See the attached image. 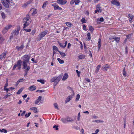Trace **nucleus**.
<instances>
[{"instance_id": "13", "label": "nucleus", "mask_w": 134, "mask_h": 134, "mask_svg": "<svg viewBox=\"0 0 134 134\" xmlns=\"http://www.w3.org/2000/svg\"><path fill=\"white\" fill-rule=\"evenodd\" d=\"M72 98V96L70 95L68 96V97L66 98V100H65V103H66L69 102V101L71 100V98Z\"/></svg>"}, {"instance_id": "40", "label": "nucleus", "mask_w": 134, "mask_h": 134, "mask_svg": "<svg viewBox=\"0 0 134 134\" xmlns=\"http://www.w3.org/2000/svg\"><path fill=\"white\" fill-rule=\"evenodd\" d=\"M67 26L69 27H70L71 25V23H70L67 22L66 23Z\"/></svg>"}, {"instance_id": "14", "label": "nucleus", "mask_w": 134, "mask_h": 134, "mask_svg": "<svg viewBox=\"0 0 134 134\" xmlns=\"http://www.w3.org/2000/svg\"><path fill=\"white\" fill-rule=\"evenodd\" d=\"M24 46L23 44L21 45L20 46H16V48L18 49V51L22 50L24 48Z\"/></svg>"}, {"instance_id": "30", "label": "nucleus", "mask_w": 134, "mask_h": 134, "mask_svg": "<svg viewBox=\"0 0 134 134\" xmlns=\"http://www.w3.org/2000/svg\"><path fill=\"white\" fill-rule=\"evenodd\" d=\"M12 27V26L11 25H9L5 27L8 30V29Z\"/></svg>"}, {"instance_id": "60", "label": "nucleus", "mask_w": 134, "mask_h": 134, "mask_svg": "<svg viewBox=\"0 0 134 134\" xmlns=\"http://www.w3.org/2000/svg\"><path fill=\"white\" fill-rule=\"evenodd\" d=\"M71 44L70 43H69L68 44V48H69L71 46Z\"/></svg>"}, {"instance_id": "12", "label": "nucleus", "mask_w": 134, "mask_h": 134, "mask_svg": "<svg viewBox=\"0 0 134 134\" xmlns=\"http://www.w3.org/2000/svg\"><path fill=\"white\" fill-rule=\"evenodd\" d=\"M36 87L35 86L32 85L29 87V89L30 91H32L36 90Z\"/></svg>"}, {"instance_id": "57", "label": "nucleus", "mask_w": 134, "mask_h": 134, "mask_svg": "<svg viewBox=\"0 0 134 134\" xmlns=\"http://www.w3.org/2000/svg\"><path fill=\"white\" fill-rule=\"evenodd\" d=\"M60 79H59V78L58 77H56V80L58 81V82H59V81L60 80Z\"/></svg>"}, {"instance_id": "61", "label": "nucleus", "mask_w": 134, "mask_h": 134, "mask_svg": "<svg viewBox=\"0 0 134 134\" xmlns=\"http://www.w3.org/2000/svg\"><path fill=\"white\" fill-rule=\"evenodd\" d=\"M99 131V130L98 129H97L95 131V133L96 134H97L98 133V132Z\"/></svg>"}, {"instance_id": "21", "label": "nucleus", "mask_w": 134, "mask_h": 134, "mask_svg": "<svg viewBox=\"0 0 134 134\" xmlns=\"http://www.w3.org/2000/svg\"><path fill=\"white\" fill-rule=\"evenodd\" d=\"M67 121V122H72L73 121V120L71 118L69 117H67L66 118Z\"/></svg>"}, {"instance_id": "44", "label": "nucleus", "mask_w": 134, "mask_h": 134, "mask_svg": "<svg viewBox=\"0 0 134 134\" xmlns=\"http://www.w3.org/2000/svg\"><path fill=\"white\" fill-rule=\"evenodd\" d=\"M80 2V0H76L75 2V4L76 5H78Z\"/></svg>"}, {"instance_id": "62", "label": "nucleus", "mask_w": 134, "mask_h": 134, "mask_svg": "<svg viewBox=\"0 0 134 134\" xmlns=\"http://www.w3.org/2000/svg\"><path fill=\"white\" fill-rule=\"evenodd\" d=\"M85 80H86L88 82H90V81L89 79H88V78L86 79Z\"/></svg>"}, {"instance_id": "10", "label": "nucleus", "mask_w": 134, "mask_h": 134, "mask_svg": "<svg viewBox=\"0 0 134 134\" xmlns=\"http://www.w3.org/2000/svg\"><path fill=\"white\" fill-rule=\"evenodd\" d=\"M110 66L108 65V64H106L104 66H103L102 67V69L105 71H107V69L109 68Z\"/></svg>"}, {"instance_id": "22", "label": "nucleus", "mask_w": 134, "mask_h": 134, "mask_svg": "<svg viewBox=\"0 0 134 134\" xmlns=\"http://www.w3.org/2000/svg\"><path fill=\"white\" fill-rule=\"evenodd\" d=\"M101 66V65H99L96 68V70H95V72H98L99 69Z\"/></svg>"}, {"instance_id": "59", "label": "nucleus", "mask_w": 134, "mask_h": 134, "mask_svg": "<svg viewBox=\"0 0 134 134\" xmlns=\"http://www.w3.org/2000/svg\"><path fill=\"white\" fill-rule=\"evenodd\" d=\"M101 41V39L100 38H99V39L98 41V44H100Z\"/></svg>"}, {"instance_id": "25", "label": "nucleus", "mask_w": 134, "mask_h": 134, "mask_svg": "<svg viewBox=\"0 0 134 134\" xmlns=\"http://www.w3.org/2000/svg\"><path fill=\"white\" fill-rule=\"evenodd\" d=\"M7 28L5 27L3 29L2 31V32L3 34H4L8 31Z\"/></svg>"}, {"instance_id": "4", "label": "nucleus", "mask_w": 134, "mask_h": 134, "mask_svg": "<svg viewBox=\"0 0 134 134\" xmlns=\"http://www.w3.org/2000/svg\"><path fill=\"white\" fill-rule=\"evenodd\" d=\"M30 57V55H24L22 57V58L23 60V61H25V62H29Z\"/></svg>"}, {"instance_id": "27", "label": "nucleus", "mask_w": 134, "mask_h": 134, "mask_svg": "<svg viewBox=\"0 0 134 134\" xmlns=\"http://www.w3.org/2000/svg\"><path fill=\"white\" fill-rule=\"evenodd\" d=\"M24 80V79L22 78V79H20L18 80L16 82V84L15 86H17L20 82H22V81H20V80Z\"/></svg>"}, {"instance_id": "54", "label": "nucleus", "mask_w": 134, "mask_h": 134, "mask_svg": "<svg viewBox=\"0 0 134 134\" xmlns=\"http://www.w3.org/2000/svg\"><path fill=\"white\" fill-rule=\"evenodd\" d=\"M63 74H60L59 76H58V77L59 78V79H61L62 77L63 76Z\"/></svg>"}, {"instance_id": "15", "label": "nucleus", "mask_w": 134, "mask_h": 134, "mask_svg": "<svg viewBox=\"0 0 134 134\" xmlns=\"http://www.w3.org/2000/svg\"><path fill=\"white\" fill-rule=\"evenodd\" d=\"M68 77V74L66 73H65L63 76L62 79V80L63 81L65 80Z\"/></svg>"}, {"instance_id": "9", "label": "nucleus", "mask_w": 134, "mask_h": 134, "mask_svg": "<svg viewBox=\"0 0 134 134\" xmlns=\"http://www.w3.org/2000/svg\"><path fill=\"white\" fill-rule=\"evenodd\" d=\"M111 2L112 4L115 5L117 6H119L120 5V3L116 0H112L111 1Z\"/></svg>"}, {"instance_id": "46", "label": "nucleus", "mask_w": 134, "mask_h": 134, "mask_svg": "<svg viewBox=\"0 0 134 134\" xmlns=\"http://www.w3.org/2000/svg\"><path fill=\"white\" fill-rule=\"evenodd\" d=\"M24 30L26 32H30L31 31V29H24Z\"/></svg>"}, {"instance_id": "34", "label": "nucleus", "mask_w": 134, "mask_h": 134, "mask_svg": "<svg viewBox=\"0 0 134 134\" xmlns=\"http://www.w3.org/2000/svg\"><path fill=\"white\" fill-rule=\"evenodd\" d=\"M92 122H96L97 123H99L100 122H103V121H100L99 120H96L93 121H92Z\"/></svg>"}, {"instance_id": "16", "label": "nucleus", "mask_w": 134, "mask_h": 134, "mask_svg": "<svg viewBox=\"0 0 134 134\" xmlns=\"http://www.w3.org/2000/svg\"><path fill=\"white\" fill-rule=\"evenodd\" d=\"M42 98L41 96H39L38 98L35 101V103L36 104H38L41 100Z\"/></svg>"}, {"instance_id": "7", "label": "nucleus", "mask_w": 134, "mask_h": 134, "mask_svg": "<svg viewBox=\"0 0 134 134\" xmlns=\"http://www.w3.org/2000/svg\"><path fill=\"white\" fill-rule=\"evenodd\" d=\"M100 4H98L97 5V9L95 10V13H96L97 12L101 13L102 12V9L101 7H100Z\"/></svg>"}, {"instance_id": "20", "label": "nucleus", "mask_w": 134, "mask_h": 134, "mask_svg": "<svg viewBox=\"0 0 134 134\" xmlns=\"http://www.w3.org/2000/svg\"><path fill=\"white\" fill-rule=\"evenodd\" d=\"M57 60L60 64H63L64 63V61L63 60H61L59 58H58Z\"/></svg>"}, {"instance_id": "48", "label": "nucleus", "mask_w": 134, "mask_h": 134, "mask_svg": "<svg viewBox=\"0 0 134 134\" xmlns=\"http://www.w3.org/2000/svg\"><path fill=\"white\" fill-rule=\"evenodd\" d=\"M126 72L125 69H124L123 70V75L124 76H126Z\"/></svg>"}, {"instance_id": "35", "label": "nucleus", "mask_w": 134, "mask_h": 134, "mask_svg": "<svg viewBox=\"0 0 134 134\" xmlns=\"http://www.w3.org/2000/svg\"><path fill=\"white\" fill-rule=\"evenodd\" d=\"M80 95L79 94H77L76 97V100L77 101L79 100V99Z\"/></svg>"}, {"instance_id": "63", "label": "nucleus", "mask_w": 134, "mask_h": 134, "mask_svg": "<svg viewBox=\"0 0 134 134\" xmlns=\"http://www.w3.org/2000/svg\"><path fill=\"white\" fill-rule=\"evenodd\" d=\"M17 66V65H16V64H15L14 65V66L13 67V70H14L16 68V67Z\"/></svg>"}, {"instance_id": "56", "label": "nucleus", "mask_w": 134, "mask_h": 134, "mask_svg": "<svg viewBox=\"0 0 134 134\" xmlns=\"http://www.w3.org/2000/svg\"><path fill=\"white\" fill-rule=\"evenodd\" d=\"M10 95H9V94H7L6 96H5L3 98L4 99H6V98H7L9 96H10Z\"/></svg>"}, {"instance_id": "1", "label": "nucleus", "mask_w": 134, "mask_h": 134, "mask_svg": "<svg viewBox=\"0 0 134 134\" xmlns=\"http://www.w3.org/2000/svg\"><path fill=\"white\" fill-rule=\"evenodd\" d=\"M23 22L25 23L24 24V28L26 27L29 25L31 22V20L30 18L29 15H27L26 17L24 18L23 20Z\"/></svg>"}, {"instance_id": "28", "label": "nucleus", "mask_w": 134, "mask_h": 134, "mask_svg": "<svg viewBox=\"0 0 134 134\" xmlns=\"http://www.w3.org/2000/svg\"><path fill=\"white\" fill-rule=\"evenodd\" d=\"M85 56L84 55H79L78 57L80 59H81L85 58Z\"/></svg>"}, {"instance_id": "36", "label": "nucleus", "mask_w": 134, "mask_h": 134, "mask_svg": "<svg viewBox=\"0 0 134 134\" xmlns=\"http://www.w3.org/2000/svg\"><path fill=\"white\" fill-rule=\"evenodd\" d=\"M114 39L115 40V41H116V42H119L120 39L119 37H114Z\"/></svg>"}, {"instance_id": "33", "label": "nucleus", "mask_w": 134, "mask_h": 134, "mask_svg": "<svg viewBox=\"0 0 134 134\" xmlns=\"http://www.w3.org/2000/svg\"><path fill=\"white\" fill-rule=\"evenodd\" d=\"M21 62L20 60H19L17 64L16 65L17 66H21Z\"/></svg>"}, {"instance_id": "50", "label": "nucleus", "mask_w": 134, "mask_h": 134, "mask_svg": "<svg viewBox=\"0 0 134 134\" xmlns=\"http://www.w3.org/2000/svg\"><path fill=\"white\" fill-rule=\"evenodd\" d=\"M76 0H71L70 2V4H73L75 2Z\"/></svg>"}, {"instance_id": "53", "label": "nucleus", "mask_w": 134, "mask_h": 134, "mask_svg": "<svg viewBox=\"0 0 134 134\" xmlns=\"http://www.w3.org/2000/svg\"><path fill=\"white\" fill-rule=\"evenodd\" d=\"M83 28L84 30H87V29L86 28V26L85 25H83Z\"/></svg>"}, {"instance_id": "26", "label": "nucleus", "mask_w": 134, "mask_h": 134, "mask_svg": "<svg viewBox=\"0 0 134 134\" xmlns=\"http://www.w3.org/2000/svg\"><path fill=\"white\" fill-rule=\"evenodd\" d=\"M59 52L62 57H64L66 56L65 54L64 53L60 51H59Z\"/></svg>"}, {"instance_id": "45", "label": "nucleus", "mask_w": 134, "mask_h": 134, "mask_svg": "<svg viewBox=\"0 0 134 134\" xmlns=\"http://www.w3.org/2000/svg\"><path fill=\"white\" fill-rule=\"evenodd\" d=\"M128 16L130 18V19H131V20H132L133 17V15L131 14H129L128 15Z\"/></svg>"}, {"instance_id": "55", "label": "nucleus", "mask_w": 134, "mask_h": 134, "mask_svg": "<svg viewBox=\"0 0 134 134\" xmlns=\"http://www.w3.org/2000/svg\"><path fill=\"white\" fill-rule=\"evenodd\" d=\"M58 82H58L56 80L54 81V86H55L57 84V83H58Z\"/></svg>"}, {"instance_id": "17", "label": "nucleus", "mask_w": 134, "mask_h": 134, "mask_svg": "<svg viewBox=\"0 0 134 134\" xmlns=\"http://www.w3.org/2000/svg\"><path fill=\"white\" fill-rule=\"evenodd\" d=\"M19 30L20 29H15L14 32V34L16 35H17L19 34Z\"/></svg>"}, {"instance_id": "42", "label": "nucleus", "mask_w": 134, "mask_h": 134, "mask_svg": "<svg viewBox=\"0 0 134 134\" xmlns=\"http://www.w3.org/2000/svg\"><path fill=\"white\" fill-rule=\"evenodd\" d=\"M58 44H59V46H60L61 47H62L63 48H65V47H64V46L62 44V43H60L59 41H58Z\"/></svg>"}, {"instance_id": "19", "label": "nucleus", "mask_w": 134, "mask_h": 134, "mask_svg": "<svg viewBox=\"0 0 134 134\" xmlns=\"http://www.w3.org/2000/svg\"><path fill=\"white\" fill-rule=\"evenodd\" d=\"M53 51H58L59 52V51L57 47L55 46H54L53 47Z\"/></svg>"}, {"instance_id": "64", "label": "nucleus", "mask_w": 134, "mask_h": 134, "mask_svg": "<svg viewBox=\"0 0 134 134\" xmlns=\"http://www.w3.org/2000/svg\"><path fill=\"white\" fill-rule=\"evenodd\" d=\"M28 71H27L26 70L25 71V74L24 75V76H26V75L27 74V72Z\"/></svg>"}, {"instance_id": "37", "label": "nucleus", "mask_w": 134, "mask_h": 134, "mask_svg": "<svg viewBox=\"0 0 134 134\" xmlns=\"http://www.w3.org/2000/svg\"><path fill=\"white\" fill-rule=\"evenodd\" d=\"M55 81H56V77H53L52 78L51 80V82H54Z\"/></svg>"}, {"instance_id": "3", "label": "nucleus", "mask_w": 134, "mask_h": 134, "mask_svg": "<svg viewBox=\"0 0 134 134\" xmlns=\"http://www.w3.org/2000/svg\"><path fill=\"white\" fill-rule=\"evenodd\" d=\"M12 1V0H2L1 2L5 7L8 8L9 7L8 3Z\"/></svg>"}, {"instance_id": "11", "label": "nucleus", "mask_w": 134, "mask_h": 134, "mask_svg": "<svg viewBox=\"0 0 134 134\" xmlns=\"http://www.w3.org/2000/svg\"><path fill=\"white\" fill-rule=\"evenodd\" d=\"M6 52H3L0 55V59H2L3 58H5V57Z\"/></svg>"}, {"instance_id": "47", "label": "nucleus", "mask_w": 134, "mask_h": 134, "mask_svg": "<svg viewBox=\"0 0 134 134\" xmlns=\"http://www.w3.org/2000/svg\"><path fill=\"white\" fill-rule=\"evenodd\" d=\"M1 15H2V17L3 18H5V14L4 13L2 12L1 13Z\"/></svg>"}, {"instance_id": "52", "label": "nucleus", "mask_w": 134, "mask_h": 134, "mask_svg": "<svg viewBox=\"0 0 134 134\" xmlns=\"http://www.w3.org/2000/svg\"><path fill=\"white\" fill-rule=\"evenodd\" d=\"M35 30H33L32 31L31 34H32V35H34V34L35 33Z\"/></svg>"}, {"instance_id": "6", "label": "nucleus", "mask_w": 134, "mask_h": 134, "mask_svg": "<svg viewBox=\"0 0 134 134\" xmlns=\"http://www.w3.org/2000/svg\"><path fill=\"white\" fill-rule=\"evenodd\" d=\"M52 5L53 6L54 8V10H55L57 9L59 10H61L62 9L61 7H59V6L56 3H54L52 4Z\"/></svg>"}, {"instance_id": "2", "label": "nucleus", "mask_w": 134, "mask_h": 134, "mask_svg": "<svg viewBox=\"0 0 134 134\" xmlns=\"http://www.w3.org/2000/svg\"><path fill=\"white\" fill-rule=\"evenodd\" d=\"M48 31L47 30L43 31L38 36L37 38V41H40L43 37L47 34Z\"/></svg>"}, {"instance_id": "38", "label": "nucleus", "mask_w": 134, "mask_h": 134, "mask_svg": "<svg viewBox=\"0 0 134 134\" xmlns=\"http://www.w3.org/2000/svg\"><path fill=\"white\" fill-rule=\"evenodd\" d=\"M37 81L38 82H39L41 83L42 84H44V80H37Z\"/></svg>"}, {"instance_id": "5", "label": "nucleus", "mask_w": 134, "mask_h": 134, "mask_svg": "<svg viewBox=\"0 0 134 134\" xmlns=\"http://www.w3.org/2000/svg\"><path fill=\"white\" fill-rule=\"evenodd\" d=\"M27 62L24 61H23V68L26 69V70L28 71L30 69V67L29 66H27Z\"/></svg>"}, {"instance_id": "32", "label": "nucleus", "mask_w": 134, "mask_h": 134, "mask_svg": "<svg viewBox=\"0 0 134 134\" xmlns=\"http://www.w3.org/2000/svg\"><path fill=\"white\" fill-rule=\"evenodd\" d=\"M87 35L88 37V40L89 41L91 39L90 34V33L88 32L87 34Z\"/></svg>"}, {"instance_id": "49", "label": "nucleus", "mask_w": 134, "mask_h": 134, "mask_svg": "<svg viewBox=\"0 0 134 134\" xmlns=\"http://www.w3.org/2000/svg\"><path fill=\"white\" fill-rule=\"evenodd\" d=\"M58 126H56V125H54L53 127V128H55V130H58Z\"/></svg>"}, {"instance_id": "43", "label": "nucleus", "mask_w": 134, "mask_h": 134, "mask_svg": "<svg viewBox=\"0 0 134 134\" xmlns=\"http://www.w3.org/2000/svg\"><path fill=\"white\" fill-rule=\"evenodd\" d=\"M31 114V113L30 112L28 114H26L25 115V117L26 118L28 117Z\"/></svg>"}, {"instance_id": "24", "label": "nucleus", "mask_w": 134, "mask_h": 134, "mask_svg": "<svg viewBox=\"0 0 134 134\" xmlns=\"http://www.w3.org/2000/svg\"><path fill=\"white\" fill-rule=\"evenodd\" d=\"M48 4V2L46 1L45 2H44L43 5L42 6V8H44L45 7H46V6L47 4Z\"/></svg>"}, {"instance_id": "39", "label": "nucleus", "mask_w": 134, "mask_h": 134, "mask_svg": "<svg viewBox=\"0 0 134 134\" xmlns=\"http://www.w3.org/2000/svg\"><path fill=\"white\" fill-rule=\"evenodd\" d=\"M61 120L64 123H65L67 122V120L66 119H63L62 118L61 119Z\"/></svg>"}, {"instance_id": "41", "label": "nucleus", "mask_w": 134, "mask_h": 134, "mask_svg": "<svg viewBox=\"0 0 134 134\" xmlns=\"http://www.w3.org/2000/svg\"><path fill=\"white\" fill-rule=\"evenodd\" d=\"M54 105L55 108H56L58 109H59V108L58 107V106L57 104L56 103H54Z\"/></svg>"}, {"instance_id": "18", "label": "nucleus", "mask_w": 134, "mask_h": 134, "mask_svg": "<svg viewBox=\"0 0 134 134\" xmlns=\"http://www.w3.org/2000/svg\"><path fill=\"white\" fill-rule=\"evenodd\" d=\"M30 110L34 111V113H36L38 112L37 108L36 107H33L30 108Z\"/></svg>"}, {"instance_id": "58", "label": "nucleus", "mask_w": 134, "mask_h": 134, "mask_svg": "<svg viewBox=\"0 0 134 134\" xmlns=\"http://www.w3.org/2000/svg\"><path fill=\"white\" fill-rule=\"evenodd\" d=\"M103 20H104V19H103V18L101 17L100 18V19H99V21H101V22H103Z\"/></svg>"}, {"instance_id": "51", "label": "nucleus", "mask_w": 134, "mask_h": 134, "mask_svg": "<svg viewBox=\"0 0 134 134\" xmlns=\"http://www.w3.org/2000/svg\"><path fill=\"white\" fill-rule=\"evenodd\" d=\"M81 22L83 23H86V21L85 19L82 18L81 19Z\"/></svg>"}, {"instance_id": "23", "label": "nucleus", "mask_w": 134, "mask_h": 134, "mask_svg": "<svg viewBox=\"0 0 134 134\" xmlns=\"http://www.w3.org/2000/svg\"><path fill=\"white\" fill-rule=\"evenodd\" d=\"M23 88H21L20 90H19L18 91L16 92V94H20L22 92V91L23 90Z\"/></svg>"}, {"instance_id": "29", "label": "nucleus", "mask_w": 134, "mask_h": 134, "mask_svg": "<svg viewBox=\"0 0 134 134\" xmlns=\"http://www.w3.org/2000/svg\"><path fill=\"white\" fill-rule=\"evenodd\" d=\"M32 2L31 0L29 1H28L27 2H26V3L24 4L25 6L26 7L29 4L31 3V2Z\"/></svg>"}, {"instance_id": "8", "label": "nucleus", "mask_w": 134, "mask_h": 134, "mask_svg": "<svg viewBox=\"0 0 134 134\" xmlns=\"http://www.w3.org/2000/svg\"><path fill=\"white\" fill-rule=\"evenodd\" d=\"M57 2L59 4L63 5L66 3L67 2V1L66 0H58L57 1Z\"/></svg>"}, {"instance_id": "31", "label": "nucleus", "mask_w": 134, "mask_h": 134, "mask_svg": "<svg viewBox=\"0 0 134 134\" xmlns=\"http://www.w3.org/2000/svg\"><path fill=\"white\" fill-rule=\"evenodd\" d=\"M89 30L92 33L93 32V30H94V29L92 26H90L89 27Z\"/></svg>"}]
</instances>
